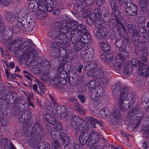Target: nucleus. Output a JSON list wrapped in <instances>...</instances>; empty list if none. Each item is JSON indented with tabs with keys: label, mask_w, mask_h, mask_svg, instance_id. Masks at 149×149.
Listing matches in <instances>:
<instances>
[{
	"label": "nucleus",
	"mask_w": 149,
	"mask_h": 149,
	"mask_svg": "<svg viewBox=\"0 0 149 149\" xmlns=\"http://www.w3.org/2000/svg\"><path fill=\"white\" fill-rule=\"evenodd\" d=\"M128 88L123 87L121 92L118 100V104L120 109H128L132 105L135 100V96L132 92H129Z\"/></svg>",
	"instance_id": "nucleus-1"
},
{
	"label": "nucleus",
	"mask_w": 149,
	"mask_h": 149,
	"mask_svg": "<svg viewBox=\"0 0 149 149\" xmlns=\"http://www.w3.org/2000/svg\"><path fill=\"white\" fill-rule=\"evenodd\" d=\"M73 33H74V35H75V38L74 37L73 42H76L77 40H79L81 38L85 42H89L91 40L90 36L89 34L88 31H87L86 27L84 25H80L77 29L74 31Z\"/></svg>",
	"instance_id": "nucleus-2"
},
{
	"label": "nucleus",
	"mask_w": 149,
	"mask_h": 149,
	"mask_svg": "<svg viewBox=\"0 0 149 149\" xmlns=\"http://www.w3.org/2000/svg\"><path fill=\"white\" fill-rule=\"evenodd\" d=\"M2 19L3 17L0 14V36L2 35V33H3V38L4 42V44L7 47L8 50H9V30H8V31H6V30H8L7 29L8 28L7 27H6L5 29L4 27L1 22V20Z\"/></svg>",
	"instance_id": "nucleus-3"
},
{
	"label": "nucleus",
	"mask_w": 149,
	"mask_h": 149,
	"mask_svg": "<svg viewBox=\"0 0 149 149\" xmlns=\"http://www.w3.org/2000/svg\"><path fill=\"white\" fill-rule=\"evenodd\" d=\"M67 109L64 106H59L55 108V115L59 119H62L66 117L68 115Z\"/></svg>",
	"instance_id": "nucleus-4"
},
{
	"label": "nucleus",
	"mask_w": 149,
	"mask_h": 149,
	"mask_svg": "<svg viewBox=\"0 0 149 149\" xmlns=\"http://www.w3.org/2000/svg\"><path fill=\"white\" fill-rule=\"evenodd\" d=\"M139 66L138 72L140 75L147 77L149 75V67L143 63L140 60L138 61Z\"/></svg>",
	"instance_id": "nucleus-5"
},
{
	"label": "nucleus",
	"mask_w": 149,
	"mask_h": 149,
	"mask_svg": "<svg viewBox=\"0 0 149 149\" xmlns=\"http://www.w3.org/2000/svg\"><path fill=\"white\" fill-rule=\"evenodd\" d=\"M42 129L39 127V125L36 123L33 126L31 133V136L33 139L38 140L40 138L42 133Z\"/></svg>",
	"instance_id": "nucleus-6"
},
{
	"label": "nucleus",
	"mask_w": 149,
	"mask_h": 149,
	"mask_svg": "<svg viewBox=\"0 0 149 149\" xmlns=\"http://www.w3.org/2000/svg\"><path fill=\"white\" fill-rule=\"evenodd\" d=\"M81 120L82 119L78 116H74L71 119V127L74 130L77 132H79L80 130L79 125Z\"/></svg>",
	"instance_id": "nucleus-7"
},
{
	"label": "nucleus",
	"mask_w": 149,
	"mask_h": 149,
	"mask_svg": "<svg viewBox=\"0 0 149 149\" xmlns=\"http://www.w3.org/2000/svg\"><path fill=\"white\" fill-rule=\"evenodd\" d=\"M47 128L49 133L50 134L52 139L53 140H59L60 139V133L56 129L50 126L49 125H47Z\"/></svg>",
	"instance_id": "nucleus-8"
},
{
	"label": "nucleus",
	"mask_w": 149,
	"mask_h": 149,
	"mask_svg": "<svg viewBox=\"0 0 149 149\" xmlns=\"http://www.w3.org/2000/svg\"><path fill=\"white\" fill-rule=\"evenodd\" d=\"M36 82L38 84L39 86V88L38 90V85L34 84L33 86V89L34 91L41 96H44V93L45 91V89L43 84L38 80H36Z\"/></svg>",
	"instance_id": "nucleus-9"
},
{
	"label": "nucleus",
	"mask_w": 149,
	"mask_h": 149,
	"mask_svg": "<svg viewBox=\"0 0 149 149\" xmlns=\"http://www.w3.org/2000/svg\"><path fill=\"white\" fill-rule=\"evenodd\" d=\"M86 50H83L81 53V55L84 59L92 58L94 53V50L93 47L90 46L86 48Z\"/></svg>",
	"instance_id": "nucleus-10"
},
{
	"label": "nucleus",
	"mask_w": 149,
	"mask_h": 149,
	"mask_svg": "<svg viewBox=\"0 0 149 149\" xmlns=\"http://www.w3.org/2000/svg\"><path fill=\"white\" fill-rule=\"evenodd\" d=\"M90 134V139L88 143V145H93L99 142L100 137L97 132L92 131Z\"/></svg>",
	"instance_id": "nucleus-11"
},
{
	"label": "nucleus",
	"mask_w": 149,
	"mask_h": 149,
	"mask_svg": "<svg viewBox=\"0 0 149 149\" xmlns=\"http://www.w3.org/2000/svg\"><path fill=\"white\" fill-rule=\"evenodd\" d=\"M90 138V133L87 132H83L80 134L79 141L80 143L83 146L85 145Z\"/></svg>",
	"instance_id": "nucleus-12"
},
{
	"label": "nucleus",
	"mask_w": 149,
	"mask_h": 149,
	"mask_svg": "<svg viewBox=\"0 0 149 149\" xmlns=\"http://www.w3.org/2000/svg\"><path fill=\"white\" fill-rule=\"evenodd\" d=\"M125 13L130 17H135L138 14V9L136 5L132 7L127 8L124 10Z\"/></svg>",
	"instance_id": "nucleus-13"
},
{
	"label": "nucleus",
	"mask_w": 149,
	"mask_h": 149,
	"mask_svg": "<svg viewBox=\"0 0 149 149\" xmlns=\"http://www.w3.org/2000/svg\"><path fill=\"white\" fill-rule=\"evenodd\" d=\"M66 25L68 26L70 29H72L71 31V34L74 35V33H72L74 32V31L76 29L77 30V29L79 28V27L80 25H83L82 24H80L78 25L79 24L77 21L75 20H72L69 22H67L66 24Z\"/></svg>",
	"instance_id": "nucleus-14"
},
{
	"label": "nucleus",
	"mask_w": 149,
	"mask_h": 149,
	"mask_svg": "<svg viewBox=\"0 0 149 149\" xmlns=\"http://www.w3.org/2000/svg\"><path fill=\"white\" fill-rule=\"evenodd\" d=\"M124 58H123L121 55H118L116 57L113 67L115 69L117 70H120L121 67L122 63L121 62H123Z\"/></svg>",
	"instance_id": "nucleus-15"
},
{
	"label": "nucleus",
	"mask_w": 149,
	"mask_h": 149,
	"mask_svg": "<svg viewBox=\"0 0 149 149\" xmlns=\"http://www.w3.org/2000/svg\"><path fill=\"white\" fill-rule=\"evenodd\" d=\"M96 35L98 38L101 39H105L107 35V31L105 28L98 29L96 32Z\"/></svg>",
	"instance_id": "nucleus-16"
},
{
	"label": "nucleus",
	"mask_w": 149,
	"mask_h": 149,
	"mask_svg": "<svg viewBox=\"0 0 149 149\" xmlns=\"http://www.w3.org/2000/svg\"><path fill=\"white\" fill-rule=\"evenodd\" d=\"M98 63L96 60L90 61L85 65L84 69L86 70H91L94 69H96L98 65Z\"/></svg>",
	"instance_id": "nucleus-17"
},
{
	"label": "nucleus",
	"mask_w": 149,
	"mask_h": 149,
	"mask_svg": "<svg viewBox=\"0 0 149 149\" xmlns=\"http://www.w3.org/2000/svg\"><path fill=\"white\" fill-rule=\"evenodd\" d=\"M85 120L88 121L92 127L95 128L96 127V124H97L100 127H102L103 126L102 123L98 121L95 118L92 117H87L85 118Z\"/></svg>",
	"instance_id": "nucleus-18"
},
{
	"label": "nucleus",
	"mask_w": 149,
	"mask_h": 149,
	"mask_svg": "<svg viewBox=\"0 0 149 149\" xmlns=\"http://www.w3.org/2000/svg\"><path fill=\"white\" fill-rule=\"evenodd\" d=\"M127 27L129 32L132 34V36H136L139 37H140L139 32L136 29L135 26L132 24H128Z\"/></svg>",
	"instance_id": "nucleus-19"
},
{
	"label": "nucleus",
	"mask_w": 149,
	"mask_h": 149,
	"mask_svg": "<svg viewBox=\"0 0 149 149\" xmlns=\"http://www.w3.org/2000/svg\"><path fill=\"white\" fill-rule=\"evenodd\" d=\"M84 0H77L76 1L74 5V9L77 12H80L84 8Z\"/></svg>",
	"instance_id": "nucleus-20"
},
{
	"label": "nucleus",
	"mask_w": 149,
	"mask_h": 149,
	"mask_svg": "<svg viewBox=\"0 0 149 149\" xmlns=\"http://www.w3.org/2000/svg\"><path fill=\"white\" fill-rule=\"evenodd\" d=\"M101 11L98 8H96L94 11V13L91 14L88 18V21L89 20H94L95 19H97L98 18H100L101 16Z\"/></svg>",
	"instance_id": "nucleus-21"
},
{
	"label": "nucleus",
	"mask_w": 149,
	"mask_h": 149,
	"mask_svg": "<svg viewBox=\"0 0 149 149\" xmlns=\"http://www.w3.org/2000/svg\"><path fill=\"white\" fill-rule=\"evenodd\" d=\"M101 58L104 62L109 63L113 59V55L110 53H105L101 55Z\"/></svg>",
	"instance_id": "nucleus-22"
},
{
	"label": "nucleus",
	"mask_w": 149,
	"mask_h": 149,
	"mask_svg": "<svg viewBox=\"0 0 149 149\" xmlns=\"http://www.w3.org/2000/svg\"><path fill=\"white\" fill-rule=\"evenodd\" d=\"M31 46L29 41H25L21 45H20L18 49L20 51H22V52H23L27 49V52L28 51L29 48H30Z\"/></svg>",
	"instance_id": "nucleus-23"
},
{
	"label": "nucleus",
	"mask_w": 149,
	"mask_h": 149,
	"mask_svg": "<svg viewBox=\"0 0 149 149\" xmlns=\"http://www.w3.org/2000/svg\"><path fill=\"white\" fill-rule=\"evenodd\" d=\"M118 20H119L117 18L116 15H114L112 17H111L108 24L109 27L111 29H113L114 28L117 24Z\"/></svg>",
	"instance_id": "nucleus-24"
},
{
	"label": "nucleus",
	"mask_w": 149,
	"mask_h": 149,
	"mask_svg": "<svg viewBox=\"0 0 149 149\" xmlns=\"http://www.w3.org/2000/svg\"><path fill=\"white\" fill-rule=\"evenodd\" d=\"M55 39L56 41L62 44L65 43L68 38L65 35H61L58 31V33H57Z\"/></svg>",
	"instance_id": "nucleus-25"
},
{
	"label": "nucleus",
	"mask_w": 149,
	"mask_h": 149,
	"mask_svg": "<svg viewBox=\"0 0 149 149\" xmlns=\"http://www.w3.org/2000/svg\"><path fill=\"white\" fill-rule=\"evenodd\" d=\"M99 45L104 52H109L111 51V47L109 43L105 41L100 43Z\"/></svg>",
	"instance_id": "nucleus-26"
},
{
	"label": "nucleus",
	"mask_w": 149,
	"mask_h": 149,
	"mask_svg": "<svg viewBox=\"0 0 149 149\" xmlns=\"http://www.w3.org/2000/svg\"><path fill=\"white\" fill-rule=\"evenodd\" d=\"M50 113H48L45 116V118L47 122L51 125H54L56 120L53 116H52L53 114L52 110H51Z\"/></svg>",
	"instance_id": "nucleus-27"
},
{
	"label": "nucleus",
	"mask_w": 149,
	"mask_h": 149,
	"mask_svg": "<svg viewBox=\"0 0 149 149\" xmlns=\"http://www.w3.org/2000/svg\"><path fill=\"white\" fill-rule=\"evenodd\" d=\"M61 52L60 50L56 49H53L52 50L51 52V56L53 58H56L62 57L63 55Z\"/></svg>",
	"instance_id": "nucleus-28"
},
{
	"label": "nucleus",
	"mask_w": 149,
	"mask_h": 149,
	"mask_svg": "<svg viewBox=\"0 0 149 149\" xmlns=\"http://www.w3.org/2000/svg\"><path fill=\"white\" fill-rule=\"evenodd\" d=\"M136 110L132 109L131 111H129V113L127 114L128 121H129V123H132L133 122V119L134 118V116L137 114Z\"/></svg>",
	"instance_id": "nucleus-29"
},
{
	"label": "nucleus",
	"mask_w": 149,
	"mask_h": 149,
	"mask_svg": "<svg viewBox=\"0 0 149 149\" xmlns=\"http://www.w3.org/2000/svg\"><path fill=\"white\" fill-rule=\"evenodd\" d=\"M110 5L111 6L113 11L115 14L116 15L119 14L118 6L116 2L114 0H111V1Z\"/></svg>",
	"instance_id": "nucleus-30"
},
{
	"label": "nucleus",
	"mask_w": 149,
	"mask_h": 149,
	"mask_svg": "<svg viewBox=\"0 0 149 149\" xmlns=\"http://www.w3.org/2000/svg\"><path fill=\"white\" fill-rule=\"evenodd\" d=\"M118 50L121 52V54H119L118 55H121L123 58H128L130 55V53L122 46L118 47Z\"/></svg>",
	"instance_id": "nucleus-31"
},
{
	"label": "nucleus",
	"mask_w": 149,
	"mask_h": 149,
	"mask_svg": "<svg viewBox=\"0 0 149 149\" xmlns=\"http://www.w3.org/2000/svg\"><path fill=\"white\" fill-rule=\"evenodd\" d=\"M94 20H90V22L92 23H94L95 27L97 28H99L102 26L103 21L100 19V18H98L95 19Z\"/></svg>",
	"instance_id": "nucleus-32"
},
{
	"label": "nucleus",
	"mask_w": 149,
	"mask_h": 149,
	"mask_svg": "<svg viewBox=\"0 0 149 149\" xmlns=\"http://www.w3.org/2000/svg\"><path fill=\"white\" fill-rule=\"evenodd\" d=\"M140 4L141 9L143 11H146L148 6L149 7V3L148 0H141Z\"/></svg>",
	"instance_id": "nucleus-33"
},
{
	"label": "nucleus",
	"mask_w": 149,
	"mask_h": 149,
	"mask_svg": "<svg viewBox=\"0 0 149 149\" xmlns=\"http://www.w3.org/2000/svg\"><path fill=\"white\" fill-rule=\"evenodd\" d=\"M75 35H74L73 36H72L71 38V40L72 42L73 43L76 44L78 43V45L82 49L84 47L85 43L86 42H85L81 38V39L80 40H79L77 41L76 42H73L72 40L73 39H74V37L75 38Z\"/></svg>",
	"instance_id": "nucleus-34"
},
{
	"label": "nucleus",
	"mask_w": 149,
	"mask_h": 149,
	"mask_svg": "<svg viewBox=\"0 0 149 149\" xmlns=\"http://www.w3.org/2000/svg\"><path fill=\"white\" fill-rule=\"evenodd\" d=\"M95 82V80L91 81L86 85V89L89 91L92 90L93 89H95L96 87Z\"/></svg>",
	"instance_id": "nucleus-35"
},
{
	"label": "nucleus",
	"mask_w": 149,
	"mask_h": 149,
	"mask_svg": "<svg viewBox=\"0 0 149 149\" xmlns=\"http://www.w3.org/2000/svg\"><path fill=\"white\" fill-rule=\"evenodd\" d=\"M116 27L118 33L120 35L121 34L123 31L124 32L125 31V27L119 20H118Z\"/></svg>",
	"instance_id": "nucleus-36"
},
{
	"label": "nucleus",
	"mask_w": 149,
	"mask_h": 149,
	"mask_svg": "<svg viewBox=\"0 0 149 149\" xmlns=\"http://www.w3.org/2000/svg\"><path fill=\"white\" fill-rule=\"evenodd\" d=\"M98 70V69H95L91 70H88V72L87 73V76L89 77H92L93 78H97Z\"/></svg>",
	"instance_id": "nucleus-37"
},
{
	"label": "nucleus",
	"mask_w": 149,
	"mask_h": 149,
	"mask_svg": "<svg viewBox=\"0 0 149 149\" xmlns=\"http://www.w3.org/2000/svg\"><path fill=\"white\" fill-rule=\"evenodd\" d=\"M120 84H115L112 88V91L114 94L118 95L120 92Z\"/></svg>",
	"instance_id": "nucleus-38"
},
{
	"label": "nucleus",
	"mask_w": 149,
	"mask_h": 149,
	"mask_svg": "<svg viewBox=\"0 0 149 149\" xmlns=\"http://www.w3.org/2000/svg\"><path fill=\"white\" fill-rule=\"evenodd\" d=\"M36 3L38 7L39 10L42 12H45V6L44 2L41 0H37L36 1Z\"/></svg>",
	"instance_id": "nucleus-39"
},
{
	"label": "nucleus",
	"mask_w": 149,
	"mask_h": 149,
	"mask_svg": "<svg viewBox=\"0 0 149 149\" xmlns=\"http://www.w3.org/2000/svg\"><path fill=\"white\" fill-rule=\"evenodd\" d=\"M59 31L61 33L66 34L68 33L70 31V29L68 26H60L59 29Z\"/></svg>",
	"instance_id": "nucleus-40"
},
{
	"label": "nucleus",
	"mask_w": 149,
	"mask_h": 149,
	"mask_svg": "<svg viewBox=\"0 0 149 149\" xmlns=\"http://www.w3.org/2000/svg\"><path fill=\"white\" fill-rule=\"evenodd\" d=\"M136 5L133 2L132 0H125L124 7V10L127 8L132 7Z\"/></svg>",
	"instance_id": "nucleus-41"
},
{
	"label": "nucleus",
	"mask_w": 149,
	"mask_h": 149,
	"mask_svg": "<svg viewBox=\"0 0 149 149\" xmlns=\"http://www.w3.org/2000/svg\"><path fill=\"white\" fill-rule=\"evenodd\" d=\"M37 52L34 50L32 46L29 48L28 51H27V54L29 57H34L36 55Z\"/></svg>",
	"instance_id": "nucleus-42"
},
{
	"label": "nucleus",
	"mask_w": 149,
	"mask_h": 149,
	"mask_svg": "<svg viewBox=\"0 0 149 149\" xmlns=\"http://www.w3.org/2000/svg\"><path fill=\"white\" fill-rule=\"evenodd\" d=\"M125 69L124 72L127 74L131 73L132 70V67L131 65H129L128 63H126L124 64Z\"/></svg>",
	"instance_id": "nucleus-43"
},
{
	"label": "nucleus",
	"mask_w": 149,
	"mask_h": 149,
	"mask_svg": "<svg viewBox=\"0 0 149 149\" xmlns=\"http://www.w3.org/2000/svg\"><path fill=\"white\" fill-rule=\"evenodd\" d=\"M81 106L78 103L77 104L74 105V109L83 115L84 114L85 111L84 110L82 109L81 108Z\"/></svg>",
	"instance_id": "nucleus-44"
},
{
	"label": "nucleus",
	"mask_w": 149,
	"mask_h": 149,
	"mask_svg": "<svg viewBox=\"0 0 149 149\" xmlns=\"http://www.w3.org/2000/svg\"><path fill=\"white\" fill-rule=\"evenodd\" d=\"M60 78L57 77L51 81V84L54 86H58L60 85Z\"/></svg>",
	"instance_id": "nucleus-45"
},
{
	"label": "nucleus",
	"mask_w": 149,
	"mask_h": 149,
	"mask_svg": "<svg viewBox=\"0 0 149 149\" xmlns=\"http://www.w3.org/2000/svg\"><path fill=\"white\" fill-rule=\"evenodd\" d=\"M70 77H68L67 78H65V79L60 78V84L64 85L66 82H69L70 83H73V81H72V80H70Z\"/></svg>",
	"instance_id": "nucleus-46"
},
{
	"label": "nucleus",
	"mask_w": 149,
	"mask_h": 149,
	"mask_svg": "<svg viewBox=\"0 0 149 149\" xmlns=\"http://www.w3.org/2000/svg\"><path fill=\"white\" fill-rule=\"evenodd\" d=\"M26 26V29L28 30L29 31H31L34 28L35 26V23L34 22H33L27 23Z\"/></svg>",
	"instance_id": "nucleus-47"
},
{
	"label": "nucleus",
	"mask_w": 149,
	"mask_h": 149,
	"mask_svg": "<svg viewBox=\"0 0 149 149\" xmlns=\"http://www.w3.org/2000/svg\"><path fill=\"white\" fill-rule=\"evenodd\" d=\"M79 126L81 128L86 130L88 128L89 124L87 122L82 119L79 125Z\"/></svg>",
	"instance_id": "nucleus-48"
},
{
	"label": "nucleus",
	"mask_w": 149,
	"mask_h": 149,
	"mask_svg": "<svg viewBox=\"0 0 149 149\" xmlns=\"http://www.w3.org/2000/svg\"><path fill=\"white\" fill-rule=\"evenodd\" d=\"M113 115L115 119H119L120 116V110L118 109H115Z\"/></svg>",
	"instance_id": "nucleus-49"
},
{
	"label": "nucleus",
	"mask_w": 149,
	"mask_h": 149,
	"mask_svg": "<svg viewBox=\"0 0 149 149\" xmlns=\"http://www.w3.org/2000/svg\"><path fill=\"white\" fill-rule=\"evenodd\" d=\"M58 72L60 73V77L61 78H64L65 79V78H67L68 77H69V76H68V74L63 69H62L59 71V69H58Z\"/></svg>",
	"instance_id": "nucleus-50"
},
{
	"label": "nucleus",
	"mask_w": 149,
	"mask_h": 149,
	"mask_svg": "<svg viewBox=\"0 0 149 149\" xmlns=\"http://www.w3.org/2000/svg\"><path fill=\"white\" fill-rule=\"evenodd\" d=\"M24 115V122L26 119H28L30 116L31 114L30 111L29 110H26L23 111L22 112Z\"/></svg>",
	"instance_id": "nucleus-51"
},
{
	"label": "nucleus",
	"mask_w": 149,
	"mask_h": 149,
	"mask_svg": "<svg viewBox=\"0 0 149 149\" xmlns=\"http://www.w3.org/2000/svg\"><path fill=\"white\" fill-rule=\"evenodd\" d=\"M11 41V44L12 45H13L14 46H13V47L15 48L17 47L18 48L20 44L22 43L21 40H15L13 41L10 40Z\"/></svg>",
	"instance_id": "nucleus-52"
},
{
	"label": "nucleus",
	"mask_w": 149,
	"mask_h": 149,
	"mask_svg": "<svg viewBox=\"0 0 149 149\" xmlns=\"http://www.w3.org/2000/svg\"><path fill=\"white\" fill-rule=\"evenodd\" d=\"M51 47L59 49L62 46V44L58 42H53L51 44Z\"/></svg>",
	"instance_id": "nucleus-53"
},
{
	"label": "nucleus",
	"mask_w": 149,
	"mask_h": 149,
	"mask_svg": "<svg viewBox=\"0 0 149 149\" xmlns=\"http://www.w3.org/2000/svg\"><path fill=\"white\" fill-rule=\"evenodd\" d=\"M149 95L148 93H146L144 94L142 97L141 101L143 102H149Z\"/></svg>",
	"instance_id": "nucleus-54"
},
{
	"label": "nucleus",
	"mask_w": 149,
	"mask_h": 149,
	"mask_svg": "<svg viewBox=\"0 0 149 149\" xmlns=\"http://www.w3.org/2000/svg\"><path fill=\"white\" fill-rule=\"evenodd\" d=\"M148 55L147 53H144L141 56V59L142 61L145 63H146L148 60Z\"/></svg>",
	"instance_id": "nucleus-55"
},
{
	"label": "nucleus",
	"mask_w": 149,
	"mask_h": 149,
	"mask_svg": "<svg viewBox=\"0 0 149 149\" xmlns=\"http://www.w3.org/2000/svg\"><path fill=\"white\" fill-rule=\"evenodd\" d=\"M36 1L35 0L30 1L29 4V7L30 9L32 10L35 8L36 6Z\"/></svg>",
	"instance_id": "nucleus-56"
},
{
	"label": "nucleus",
	"mask_w": 149,
	"mask_h": 149,
	"mask_svg": "<svg viewBox=\"0 0 149 149\" xmlns=\"http://www.w3.org/2000/svg\"><path fill=\"white\" fill-rule=\"evenodd\" d=\"M58 140H53V141L52 142V146L55 149H57L59 146L60 143L59 142L57 141Z\"/></svg>",
	"instance_id": "nucleus-57"
},
{
	"label": "nucleus",
	"mask_w": 149,
	"mask_h": 149,
	"mask_svg": "<svg viewBox=\"0 0 149 149\" xmlns=\"http://www.w3.org/2000/svg\"><path fill=\"white\" fill-rule=\"evenodd\" d=\"M54 125L55 127L58 129L60 130L62 129V126L60 122L58 121L55 120L54 124L52 125Z\"/></svg>",
	"instance_id": "nucleus-58"
},
{
	"label": "nucleus",
	"mask_w": 149,
	"mask_h": 149,
	"mask_svg": "<svg viewBox=\"0 0 149 149\" xmlns=\"http://www.w3.org/2000/svg\"><path fill=\"white\" fill-rule=\"evenodd\" d=\"M58 31H53L51 32H49L48 33V36L49 37L51 38H56V36L57 33H58Z\"/></svg>",
	"instance_id": "nucleus-59"
},
{
	"label": "nucleus",
	"mask_w": 149,
	"mask_h": 149,
	"mask_svg": "<svg viewBox=\"0 0 149 149\" xmlns=\"http://www.w3.org/2000/svg\"><path fill=\"white\" fill-rule=\"evenodd\" d=\"M18 120L20 123H24V115L23 112H20L18 116Z\"/></svg>",
	"instance_id": "nucleus-60"
},
{
	"label": "nucleus",
	"mask_w": 149,
	"mask_h": 149,
	"mask_svg": "<svg viewBox=\"0 0 149 149\" xmlns=\"http://www.w3.org/2000/svg\"><path fill=\"white\" fill-rule=\"evenodd\" d=\"M42 64L45 67L44 68L46 70L49 69L50 67L49 62L47 60H44L42 63Z\"/></svg>",
	"instance_id": "nucleus-61"
},
{
	"label": "nucleus",
	"mask_w": 149,
	"mask_h": 149,
	"mask_svg": "<svg viewBox=\"0 0 149 149\" xmlns=\"http://www.w3.org/2000/svg\"><path fill=\"white\" fill-rule=\"evenodd\" d=\"M54 6V4L52 3H50L46 6L45 9H46L47 11L50 12L53 9Z\"/></svg>",
	"instance_id": "nucleus-62"
},
{
	"label": "nucleus",
	"mask_w": 149,
	"mask_h": 149,
	"mask_svg": "<svg viewBox=\"0 0 149 149\" xmlns=\"http://www.w3.org/2000/svg\"><path fill=\"white\" fill-rule=\"evenodd\" d=\"M98 72L97 79H102L104 78V74L103 72L101 70L98 69L97 70Z\"/></svg>",
	"instance_id": "nucleus-63"
},
{
	"label": "nucleus",
	"mask_w": 149,
	"mask_h": 149,
	"mask_svg": "<svg viewBox=\"0 0 149 149\" xmlns=\"http://www.w3.org/2000/svg\"><path fill=\"white\" fill-rule=\"evenodd\" d=\"M66 63V61L64 60H62L61 64L59 65L58 66L57 69H59V71H61V70L62 69H63L64 66Z\"/></svg>",
	"instance_id": "nucleus-64"
}]
</instances>
